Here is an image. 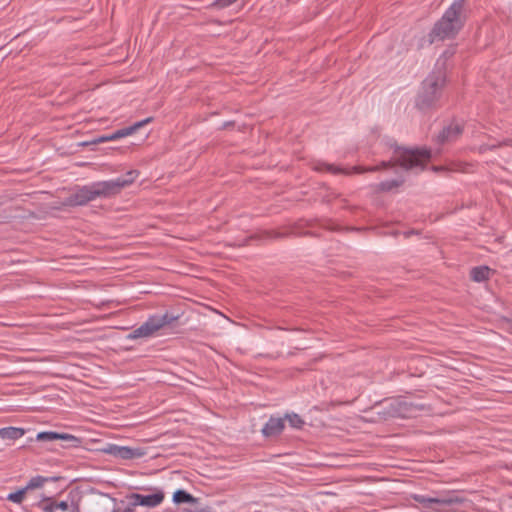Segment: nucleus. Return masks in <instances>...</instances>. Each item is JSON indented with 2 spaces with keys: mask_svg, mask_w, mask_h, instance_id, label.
Wrapping results in <instances>:
<instances>
[{
  "mask_svg": "<svg viewBox=\"0 0 512 512\" xmlns=\"http://www.w3.org/2000/svg\"><path fill=\"white\" fill-rule=\"evenodd\" d=\"M431 158V151L427 148L422 149H408L394 145V151L389 161H382L380 165L362 167L354 166L351 169H344L333 164L319 162L315 166L316 171H326L332 174H347L352 173H364V172H376L381 169L392 168L396 165L400 166L405 170H415L416 172L422 171L427 162Z\"/></svg>",
  "mask_w": 512,
  "mask_h": 512,
  "instance_id": "f257e3e1",
  "label": "nucleus"
},
{
  "mask_svg": "<svg viewBox=\"0 0 512 512\" xmlns=\"http://www.w3.org/2000/svg\"><path fill=\"white\" fill-rule=\"evenodd\" d=\"M137 176L138 171L131 170L123 177L78 186L74 193L66 198L64 204L72 207L85 206L98 198H111L118 195L125 187L131 185Z\"/></svg>",
  "mask_w": 512,
  "mask_h": 512,
  "instance_id": "f03ea898",
  "label": "nucleus"
},
{
  "mask_svg": "<svg viewBox=\"0 0 512 512\" xmlns=\"http://www.w3.org/2000/svg\"><path fill=\"white\" fill-rule=\"evenodd\" d=\"M468 19L467 0H455L436 21L428 34L429 45L436 41L454 39L464 28Z\"/></svg>",
  "mask_w": 512,
  "mask_h": 512,
  "instance_id": "7ed1b4c3",
  "label": "nucleus"
},
{
  "mask_svg": "<svg viewBox=\"0 0 512 512\" xmlns=\"http://www.w3.org/2000/svg\"><path fill=\"white\" fill-rule=\"evenodd\" d=\"M468 19L467 0H455L436 21L428 34L429 45L436 41L454 39L464 28Z\"/></svg>",
  "mask_w": 512,
  "mask_h": 512,
  "instance_id": "20e7f679",
  "label": "nucleus"
},
{
  "mask_svg": "<svg viewBox=\"0 0 512 512\" xmlns=\"http://www.w3.org/2000/svg\"><path fill=\"white\" fill-rule=\"evenodd\" d=\"M446 84V74L442 69L433 70L422 82L421 89L416 97V107L421 111H428L438 106Z\"/></svg>",
  "mask_w": 512,
  "mask_h": 512,
  "instance_id": "39448f33",
  "label": "nucleus"
},
{
  "mask_svg": "<svg viewBox=\"0 0 512 512\" xmlns=\"http://www.w3.org/2000/svg\"><path fill=\"white\" fill-rule=\"evenodd\" d=\"M178 319L179 315H174L170 312L150 315L144 323L130 332L126 338L128 340H137L154 337L161 329L174 323Z\"/></svg>",
  "mask_w": 512,
  "mask_h": 512,
  "instance_id": "423d86ee",
  "label": "nucleus"
},
{
  "mask_svg": "<svg viewBox=\"0 0 512 512\" xmlns=\"http://www.w3.org/2000/svg\"><path fill=\"white\" fill-rule=\"evenodd\" d=\"M411 499L420 503L424 511L428 512H445L443 509L438 507H432V504L438 506H453L459 505L464 502V498L458 495L456 491H442L436 494L434 497H429L421 494H411Z\"/></svg>",
  "mask_w": 512,
  "mask_h": 512,
  "instance_id": "0eeeda50",
  "label": "nucleus"
},
{
  "mask_svg": "<svg viewBox=\"0 0 512 512\" xmlns=\"http://www.w3.org/2000/svg\"><path fill=\"white\" fill-rule=\"evenodd\" d=\"M33 440L38 442H45V443H53L55 441H62L63 444L61 445L62 448H76L79 447L82 443L81 438H78L72 434L69 433H59L55 431H42L39 432L35 439L30 438L29 442H32Z\"/></svg>",
  "mask_w": 512,
  "mask_h": 512,
  "instance_id": "6e6552de",
  "label": "nucleus"
},
{
  "mask_svg": "<svg viewBox=\"0 0 512 512\" xmlns=\"http://www.w3.org/2000/svg\"><path fill=\"white\" fill-rule=\"evenodd\" d=\"M145 490L152 491V494L143 495L139 493H130L129 498L132 501L131 505L144 506L149 508H154L159 506L165 498V494L162 489L153 487V488H145Z\"/></svg>",
  "mask_w": 512,
  "mask_h": 512,
  "instance_id": "1a4fd4ad",
  "label": "nucleus"
},
{
  "mask_svg": "<svg viewBox=\"0 0 512 512\" xmlns=\"http://www.w3.org/2000/svg\"><path fill=\"white\" fill-rule=\"evenodd\" d=\"M463 132V126L459 122L452 121L444 126L441 132L437 135L435 141L439 145L451 143L456 141Z\"/></svg>",
  "mask_w": 512,
  "mask_h": 512,
  "instance_id": "9d476101",
  "label": "nucleus"
},
{
  "mask_svg": "<svg viewBox=\"0 0 512 512\" xmlns=\"http://www.w3.org/2000/svg\"><path fill=\"white\" fill-rule=\"evenodd\" d=\"M416 409H418V406L406 399H396L391 402L389 412L393 417L406 418Z\"/></svg>",
  "mask_w": 512,
  "mask_h": 512,
  "instance_id": "9b49d317",
  "label": "nucleus"
},
{
  "mask_svg": "<svg viewBox=\"0 0 512 512\" xmlns=\"http://www.w3.org/2000/svg\"><path fill=\"white\" fill-rule=\"evenodd\" d=\"M284 428L285 422L283 418L271 416L263 426L261 432L264 437H276L283 432Z\"/></svg>",
  "mask_w": 512,
  "mask_h": 512,
  "instance_id": "f8f14e48",
  "label": "nucleus"
},
{
  "mask_svg": "<svg viewBox=\"0 0 512 512\" xmlns=\"http://www.w3.org/2000/svg\"><path fill=\"white\" fill-rule=\"evenodd\" d=\"M26 433V429L21 427H3L0 428V438L3 440H12L15 441L23 437Z\"/></svg>",
  "mask_w": 512,
  "mask_h": 512,
  "instance_id": "ddd939ff",
  "label": "nucleus"
},
{
  "mask_svg": "<svg viewBox=\"0 0 512 512\" xmlns=\"http://www.w3.org/2000/svg\"><path fill=\"white\" fill-rule=\"evenodd\" d=\"M145 455H146V451L144 448H140V447L132 448V447H128V446H121L120 455H119L118 459H122V460L138 459V458H142Z\"/></svg>",
  "mask_w": 512,
  "mask_h": 512,
  "instance_id": "4468645a",
  "label": "nucleus"
},
{
  "mask_svg": "<svg viewBox=\"0 0 512 512\" xmlns=\"http://www.w3.org/2000/svg\"><path fill=\"white\" fill-rule=\"evenodd\" d=\"M152 120H153L152 117H148L144 120L134 123L133 125L119 129L116 131V137L123 138V137L130 136V135L134 134L137 130H139L140 128L145 126L146 124L152 122Z\"/></svg>",
  "mask_w": 512,
  "mask_h": 512,
  "instance_id": "2eb2a0df",
  "label": "nucleus"
},
{
  "mask_svg": "<svg viewBox=\"0 0 512 512\" xmlns=\"http://www.w3.org/2000/svg\"><path fill=\"white\" fill-rule=\"evenodd\" d=\"M173 502L175 504H182V503H192L197 504L198 499L195 498L192 494L188 493L186 490L178 489L173 493Z\"/></svg>",
  "mask_w": 512,
  "mask_h": 512,
  "instance_id": "dca6fc26",
  "label": "nucleus"
},
{
  "mask_svg": "<svg viewBox=\"0 0 512 512\" xmlns=\"http://www.w3.org/2000/svg\"><path fill=\"white\" fill-rule=\"evenodd\" d=\"M491 269L488 266H477L471 269L470 276L475 282H483L489 279Z\"/></svg>",
  "mask_w": 512,
  "mask_h": 512,
  "instance_id": "f3484780",
  "label": "nucleus"
},
{
  "mask_svg": "<svg viewBox=\"0 0 512 512\" xmlns=\"http://www.w3.org/2000/svg\"><path fill=\"white\" fill-rule=\"evenodd\" d=\"M58 479L59 477H44L41 475H37L32 477L24 488L26 489V491L37 489L42 487L46 482L56 481Z\"/></svg>",
  "mask_w": 512,
  "mask_h": 512,
  "instance_id": "a211bd4d",
  "label": "nucleus"
},
{
  "mask_svg": "<svg viewBox=\"0 0 512 512\" xmlns=\"http://www.w3.org/2000/svg\"><path fill=\"white\" fill-rule=\"evenodd\" d=\"M284 421L287 420L291 427L301 429L304 425V420L296 413L285 414Z\"/></svg>",
  "mask_w": 512,
  "mask_h": 512,
  "instance_id": "6ab92c4d",
  "label": "nucleus"
},
{
  "mask_svg": "<svg viewBox=\"0 0 512 512\" xmlns=\"http://www.w3.org/2000/svg\"><path fill=\"white\" fill-rule=\"evenodd\" d=\"M56 501L52 498H45L38 502L37 507L43 512H57Z\"/></svg>",
  "mask_w": 512,
  "mask_h": 512,
  "instance_id": "aec40b11",
  "label": "nucleus"
},
{
  "mask_svg": "<svg viewBox=\"0 0 512 512\" xmlns=\"http://www.w3.org/2000/svg\"><path fill=\"white\" fill-rule=\"evenodd\" d=\"M403 183V180L393 179L382 181L378 184V190L380 191H391L394 188L399 187Z\"/></svg>",
  "mask_w": 512,
  "mask_h": 512,
  "instance_id": "412c9836",
  "label": "nucleus"
},
{
  "mask_svg": "<svg viewBox=\"0 0 512 512\" xmlns=\"http://www.w3.org/2000/svg\"><path fill=\"white\" fill-rule=\"evenodd\" d=\"M27 491L23 487L22 489L17 490L16 492L9 493L6 497L8 501H11L13 503L20 504L25 498Z\"/></svg>",
  "mask_w": 512,
  "mask_h": 512,
  "instance_id": "4be33fe9",
  "label": "nucleus"
},
{
  "mask_svg": "<svg viewBox=\"0 0 512 512\" xmlns=\"http://www.w3.org/2000/svg\"><path fill=\"white\" fill-rule=\"evenodd\" d=\"M120 139L119 137H116V131L109 134V135H103V136H100V137H97L95 138L92 143L94 144H98V143H104V142H108V141H115V140H118Z\"/></svg>",
  "mask_w": 512,
  "mask_h": 512,
  "instance_id": "5701e85b",
  "label": "nucleus"
},
{
  "mask_svg": "<svg viewBox=\"0 0 512 512\" xmlns=\"http://www.w3.org/2000/svg\"><path fill=\"white\" fill-rule=\"evenodd\" d=\"M121 446L116 444H109L103 451L115 458H118L120 455Z\"/></svg>",
  "mask_w": 512,
  "mask_h": 512,
  "instance_id": "b1692460",
  "label": "nucleus"
},
{
  "mask_svg": "<svg viewBox=\"0 0 512 512\" xmlns=\"http://www.w3.org/2000/svg\"><path fill=\"white\" fill-rule=\"evenodd\" d=\"M121 446L116 444H109L103 451L115 458H118L120 455Z\"/></svg>",
  "mask_w": 512,
  "mask_h": 512,
  "instance_id": "393cba45",
  "label": "nucleus"
},
{
  "mask_svg": "<svg viewBox=\"0 0 512 512\" xmlns=\"http://www.w3.org/2000/svg\"><path fill=\"white\" fill-rule=\"evenodd\" d=\"M237 0H213L212 5L217 8H226L236 2Z\"/></svg>",
  "mask_w": 512,
  "mask_h": 512,
  "instance_id": "a878e982",
  "label": "nucleus"
},
{
  "mask_svg": "<svg viewBox=\"0 0 512 512\" xmlns=\"http://www.w3.org/2000/svg\"><path fill=\"white\" fill-rule=\"evenodd\" d=\"M55 508H56L57 512H67L69 505L66 501H60V502L56 501Z\"/></svg>",
  "mask_w": 512,
  "mask_h": 512,
  "instance_id": "bb28decb",
  "label": "nucleus"
},
{
  "mask_svg": "<svg viewBox=\"0 0 512 512\" xmlns=\"http://www.w3.org/2000/svg\"><path fill=\"white\" fill-rule=\"evenodd\" d=\"M497 148H499V145H497V143H494V144H483V145H481V146L479 147V151H480L481 153H484V152H486V151H488V150H491V151H492V150H495V149H497Z\"/></svg>",
  "mask_w": 512,
  "mask_h": 512,
  "instance_id": "cd10ccee",
  "label": "nucleus"
},
{
  "mask_svg": "<svg viewBox=\"0 0 512 512\" xmlns=\"http://www.w3.org/2000/svg\"><path fill=\"white\" fill-rule=\"evenodd\" d=\"M125 498H126V501H127V505H126V507L123 509V511H122V512H134V511H135V508H136L138 505H134V504H133V505H131V502H132V501H131V500H130V498H129V494H128V495H126V497H125Z\"/></svg>",
  "mask_w": 512,
  "mask_h": 512,
  "instance_id": "c85d7f7f",
  "label": "nucleus"
},
{
  "mask_svg": "<svg viewBox=\"0 0 512 512\" xmlns=\"http://www.w3.org/2000/svg\"><path fill=\"white\" fill-rule=\"evenodd\" d=\"M183 512H215V511L211 507L206 506V507H202V508H195L194 510L185 508L183 510Z\"/></svg>",
  "mask_w": 512,
  "mask_h": 512,
  "instance_id": "c756f323",
  "label": "nucleus"
},
{
  "mask_svg": "<svg viewBox=\"0 0 512 512\" xmlns=\"http://www.w3.org/2000/svg\"><path fill=\"white\" fill-rule=\"evenodd\" d=\"M497 145H499V148L504 146H512V138H506L502 141H499L497 142Z\"/></svg>",
  "mask_w": 512,
  "mask_h": 512,
  "instance_id": "7c9ffc66",
  "label": "nucleus"
},
{
  "mask_svg": "<svg viewBox=\"0 0 512 512\" xmlns=\"http://www.w3.org/2000/svg\"><path fill=\"white\" fill-rule=\"evenodd\" d=\"M433 169H434L435 171L445 170V168H444V167H436V166H435V167H433Z\"/></svg>",
  "mask_w": 512,
  "mask_h": 512,
  "instance_id": "2f4dec72",
  "label": "nucleus"
},
{
  "mask_svg": "<svg viewBox=\"0 0 512 512\" xmlns=\"http://www.w3.org/2000/svg\"><path fill=\"white\" fill-rule=\"evenodd\" d=\"M47 449L51 450V451L56 450V448L54 446H49V447H47Z\"/></svg>",
  "mask_w": 512,
  "mask_h": 512,
  "instance_id": "473e14b6",
  "label": "nucleus"
},
{
  "mask_svg": "<svg viewBox=\"0 0 512 512\" xmlns=\"http://www.w3.org/2000/svg\"><path fill=\"white\" fill-rule=\"evenodd\" d=\"M413 233H414L413 231H410V232L405 233V235L408 236V235L413 234Z\"/></svg>",
  "mask_w": 512,
  "mask_h": 512,
  "instance_id": "72a5a7b5",
  "label": "nucleus"
}]
</instances>
